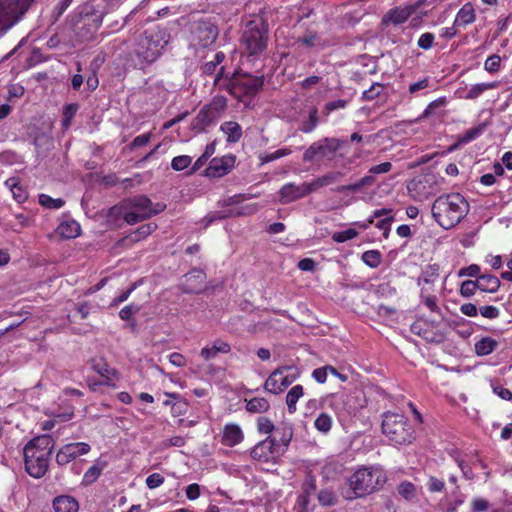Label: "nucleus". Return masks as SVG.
I'll return each mask as SVG.
<instances>
[{
    "label": "nucleus",
    "mask_w": 512,
    "mask_h": 512,
    "mask_svg": "<svg viewBox=\"0 0 512 512\" xmlns=\"http://www.w3.org/2000/svg\"><path fill=\"white\" fill-rule=\"evenodd\" d=\"M469 209V202L462 194L451 192L442 194L434 200L431 213L435 222L448 230L460 223Z\"/></svg>",
    "instance_id": "1"
},
{
    "label": "nucleus",
    "mask_w": 512,
    "mask_h": 512,
    "mask_svg": "<svg viewBox=\"0 0 512 512\" xmlns=\"http://www.w3.org/2000/svg\"><path fill=\"white\" fill-rule=\"evenodd\" d=\"M54 448L50 435H41L31 439L24 447V465L26 472L33 478H41L48 471L49 460Z\"/></svg>",
    "instance_id": "2"
},
{
    "label": "nucleus",
    "mask_w": 512,
    "mask_h": 512,
    "mask_svg": "<svg viewBox=\"0 0 512 512\" xmlns=\"http://www.w3.org/2000/svg\"><path fill=\"white\" fill-rule=\"evenodd\" d=\"M170 39V33L165 28L147 29L137 43L135 54L142 63L152 64L162 55Z\"/></svg>",
    "instance_id": "3"
},
{
    "label": "nucleus",
    "mask_w": 512,
    "mask_h": 512,
    "mask_svg": "<svg viewBox=\"0 0 512 512\" xmlns=\"http://www.w3.org/2000/svg\"><path fill=\"white\" fill-rule=\"evenodd\" d=\"M382 432L394 445H409L416 439V431L409 419L400 413L383 415Z\"/></svg>",
    "instance_id": "4"
},
{
    "label": "nucleus",
    "mask_w": 512,
    "mask_h": 512,
    "mask_svg": "<svg viewBox=\"0 0 512 512\" xmlns=\"http://www.w3.org/2000/svg\"><path fill=\"white\" fill-rule=\"evenodd\" d=\"M264 76L234 72L226 85L227 92L240 102L246 103L254 98L263 88Z\"/></svg>",
    "instance_id": "5"
},
{
    "label": "nucleus",
    "mask_w": 512,
    "mask_h": 512,
    "mask_svg": "<svg viewBox=\"0 0 512 512\" xmlns=\"http://www.w3.org/2000/svg\"><path fill=\"white\" fill-rule=\"evenodd\" d=\"M269 27L262 17L248 21L242 34V43L249 55L262 54L268 44Z\"/></svg>",
    "instance_id": "6"
},
{
    "label": "nucleus",
    "mask_w": 512,
    "mask_h": 512,
    "mask_svg": "<svg viewBox=\"0 0 512 512\" xmlns=\"http://www.w3.org/2000/svg\"><path fill=\"white\" fill-rule=\"evenodd\" d=\"M219 36V28L212 18H200L189 25V48H210Z\"/></svg>",
    "instance_id": "7"
},
{
    "label": "nucleus",
    "mask_w": 512,
    "mask_h": 512,
    "mask_svg": "<svg viewBox=\"0 0 512 512\" xmlns=\"http://www.w3.org/2000/svg\"><path fill=\"white\" fill-rule=\"evenodd\" d=\"M385 481L386 477L382 470L364 467L354 472L349 484L355 497H363L377 490Z\"/></svg>",
    "instance_id": "8"
},
{
    "label": "nucleus",
    "mask_w": 512,
    "mask_h": 512,
    "mask_svg": "<svg viewBox=\"0 0 512 512\" xmlns=\"http://www.w3.org/2000/svg\"><path fill=\"white\" fill-rule=\"evenodd\" d=\"M343 143V140L334 137L315 141L303 153V161L309 163L331 161Z\"/></svg>",
    "instance_id": "9"
},
{
    "label": "nucleus",
    "mask_w": 512,
    "mask_h": 512,
    "mask_svg": "<svg viewBox=\"0 0 512 512\" xmlns=\"http://www.w3.org/2000/svg\"><path fill=\"white\" fill-rule=\"evenodd\" d=\"M283 453L284 450H280L277 439L274 436H267L251 448L250 457L257 462L274 463Z\"/></svg>",
    "instance_id": "10"
},
{
    "label": "nucleus",
    "mask_w": 512,
    "mask_h": 512,
    "mask_svg": "<svg viewBox=\"0 0 512 512\" xmlns=\"http://www.w3.org/2000/svg\"><path fill=\"white\" fill-rule=\"evenodd\" d=\"M290 366H281L275 369L266 379L264 389L272 394H279L290 386L298 377V373L294 375H286L285 372L291 370Z\"/></svg>",
    "instance_id": "11"
},
{
    "label": "nucleus",
    "mask_w": 512,
    "mask_h": 512,
    "mask_svg": "<svg viewBox=\"0 0 512 512\" xmlns=\"http://www.w3.org/2000/svg\"><path fill=\"white\" fill-rule=\"evenodd\" d=\"M91 446L86 442H72L63 445L56 453V462L60 466H64L77 457L89 453Z\"/></svg>",
    "instance_id": "12"
},
{
    "label": "nucleus",
    "mask_w": 512,
    "mask_h": 512,
    "mask_svg": "<svg viewBox=\"0 0 512 512\" xmlns=\"http://www.w3.org/2000/svg\"><path fill=\"white\" fill-rule=\"evenodd\" d=\"M130 208L126 203L122 202L119 205H115L108 210L107 219L109 222H116L119 218H123L127 224L133 225L138 222L149 219V214H141L140 212L127 211Z\"/></svg>",
    "instance_id": "13"
},
{
    "label": "nucleus",
    "mask_w": 512,
    "mask_h": 512,
    "mask_svg": "<svg viewBox=\"0 0 512 512\" xmlns=\"http://www.w3.org/2000/svg\"><path fill=\"white\" fill-rule=\"evenodd\" d=\"M314 190L313 184L306 182L301 185L287 183L279 190V201L281 204H289L309 195Z\"/></svg>",
    "instance_id": "14"
},
{
    "label": "nucleus",
    "mask_w": 512,
    "mask_h": 512,
    "mask_svg": "<svg viewBox=\"0 0 512 512\" xmlns=\"http://www.w3.org/2000/svg\"><path fill=\"white\" fill-rule=\"evenodd\" d=\"M127 206L140 212L141 214H149V218L153 215H157L165 209V205L156 203L153 205L152 201L145 195H137L132 198H128L125 201Z\"/></svg>",
    "instance_id": "15"
},
{
    "label": "nucleus",
    "mask_w": 512,
    "mask_h": 512,
    "mask_svg": "<svg viewBox=\"0 0 512 512\" xmlns=\"http://www.w3.org/2000/svg\"><path fill=\"white\" fill-rule=\"evenodd\" d=\"M91 368L103 378L105 386L115 388V380L119 379V372L115 368L110 367L103 357H94L91 359Z\"/></svg>",
    "instance_id": "16"
},
{
    "label": "nucleus",
    "mask_w": 512,
    "mask_h": 512,
    "mask_svg": "<svg viewBox=\"0 0 512 512\" xmlns=\"http://www.w3.org/2000/svg\"><path fill=\"white\" fill-rule=\"evenodd\" d=\"M234 164L235 156L232 154L220 158L215 157L209 162L206 168V175L213 178L222 177L230 172Z\"/></svg>",
    "instance_id": "17"
},
{
    "label": "nucleus",
    "mask_w": 512,
    "mask_h": 512,
    "mask_svg": "<svg viewBox=\"0 0 512 512\" xmlns=\"http://www.w3.org/2000/svg\"><path fill=\"white\" fill-rule=\"evenodd\" d=\"M36 0H0L1 7L17 23L23 18Z\"/></svg>",
    "instance_id": "18"
},
{
    "label": "nucleus",
    "mask_w": 512,
    "mask_h": 512,
    "mask_svg": "<svg viewBox=\"0 0 512 512\" xmlns=\"http://www.w3.org/2000/svg\"><path fill=\"white\" fill-rule=\"evenodd\" d=\"M245 435L240 427L236 423H227L224 425L221 431L220 442L226 447H235L244 441Z\"/></svg>",
    "instance_id": "19"
},
{
    "label": "nucleus",
    "mask_w": 512,
    "mask_h": 512,
    "mask_svg": "<svg viewBox=\"0 0 512 512\" xmlns=\"http://www.w3.org/2000/svg\"><path fill=\"white\" fill-rule=\"evenodd\" d=\"M294 45L313 49L324 48L326 43L315 28L307 27L302 35L295 38Z\"/></svg>",
    "instance_id": "20"
},
{
    "label": "nucleus",
    "mask_w": 512,
    "mask_h": 512,
    "mask_svg": "<svg viewBox=\"0 0 512 512\" xmlns=\"http://www.w3.org/2000/svg\"><path fill=\"white\" fill-rule=\"evenodd\" d=\"M410 196L416 201H424L432 194V186L427 178L414 179L407 185Z\"/></svg>",
    "instance_id": "21"
},
{
    "label": "nucleus",
    "mask_w": 512,
    "mask_h": 512,
    "mask_svg": "<svg viewBox=\"0 0 512 512\" xmlns=\"http://www.w3.org/2000/svg\"><path fill=\"white\" fill-rule=\"evenodd\" d=\"M218 118L219 117L213 111L204 105L193 119L191 127L195 132L202 133L209 126L213 125Z\"/></svg>",
    "instance_id": "22"
},
{
    "label": "nucleus",
    "mask_w": 512,
    "mask_h": 512,
    "mask_svg": "<svg viewBox=\"0 0 512 512\" xmlns=\"http://www.w3.org/2000/svg\"><path fill=\"white\" fill-rule=\"evenodd\" d=\"M448 104L446 97H439L430 102L419 116V120L434 118L437 121H442L446 116L444 108Z\"/></svg>",
    "instance_id": "23"
},
{
    "label": "nucleus",
    "mask_w": 512,
    "mask_h": 512,
    "mask_svg": "<svg viewBox=\"0 0 512 512\" xmlns=\"http://www.w3.org/2000/svg\"><path fill=\"white\" fill-rule=\"evenodd\" d=\"M415 13V7H395L390 9L382 18L384 24L400 25L405 23Z\"/></svg>",
    "instance_id": "24"
},
{
    "label": "nucleus",
    "mask_w": 512,
    "mask_h": 512,
    "mask_svg": "<svg viewBox=\"0 0 512 512\" xmlns=\"http://www.w3.org/2000/svg\"><path fill=\"white\" fill-rule=\"evenodd\" d=\"M231 352V345L218 338L216 340H214V342L212 343V346H206V347H203L200 351V356L205 360V361H209L211 359H214L217 354L221 353V354H228Z\"/></svg>",
    "instance_id": "25"
},
{
    "label": "nucleus",
    "mask_w": 512,
    "mask_h": 512,
    "mask_svg": "<svg viewBox=\"0 0 512 512\" xmlns=\"http://www.w3.org/2000/svg\"><path fill=\"white\" fill-rule=\"evenodd\" d=\"M157 229V224L155 223H146L138 227L135 231L125 236L120 240V243H130L134 244L140 242L151 235Z\"/></svg>",
    "instance_id": "26"
},
{
    "label": "nucleus",
    "mask_w": 512,
    "mask_h": 512,
    "mask_svg": "<svg viewBox=\"0 0 512 512\" xmlns=\"http://www.w3.org/2000/svg\"><path fill=\"white\" fill-rule=\"evenodd\" d=\"M485 126L486 125L484 123H481L476 127L468 129L462 135H458L456 138V142L453 145H451L448 150L450 152L455 151L459 147L466 145L472 142L473 140L477 139L483 133Z\"/></svg>",
    "instance_id": "27"
},
{
    "label": "nucleus",
    "mask_w": 512,
    "mask_h": 512,
    "mask_svg": "<svg viewBox=\"0 0 512 512\" xmlns=\"http://www.w3.org/2000/svg\"><path fill=\"white\" fill-rule=\"evenodd\" d=\"M52 506L55 512H78L79 503L70 495H60L53 499Z\"/></svg>",
    "instance_id": "28"
},
{
    "label": "nucleus",
    "mask_w": 512,
    "mask_h": 512,
    "mask_svg": "<svg viewBox=\"0 0 512 512\" xmlns=\"http://www.w3.org/2000/svg\"><path fill=\"white\" fill-rule=\"evenodd\" d=\"M475 19L476 15L473 5L471 3H466L457 12L454 20V26L465 27L473 23Z\"/></svg>",
    "instance_id": "29"
},
{
    "label": "nucleus",
    "mask_w": 512,
    "mask_h": 512,
    "mask_svg": "<svg viewBox=\"0 0 512 512\" xmlns=\"http://www.w3.org/2000/svg\"><path fill=\"white\" fill-rule=\"evenodd\" d=\"M220 130L226 135L228 143H237L243 135L242 127L235 121H226L221 124Z\"/></svg>",
    "instance_id": "30"
},
{
    "label": "nucleus",
    "mask_w": 512,
    "mask_h": 512,
    "mask_svg": "<svg viewBox=\"0 0 512 512\" xmlns=\"http://www.w3.org/2000/svg\"><path fill=\"white\" fill-rule=\"evenodd\" d=\"M478 290L487 293H495L500 288V280L492 274H482L476 279Z\"/></svg>",
    "instance_id": "31"
},
{
    "label": "nucleus",
    "mask_w": 512,
    "mask_h": 512,
    "mask_svg": "<svg viewBox=\"0 0 512 512\" xmlns=\"http://www.w3.org/2000/svg\"><path fill=\"white\" fill-rule=\"evenodd\" d=\"M498 345H499L498 341L495 340L494 338L489 337V336H484L475 342V344H474L475 353L477 356H480V357L487 356V355L491 354L492 352H494L497 349Z\"/></svg>",
    "instance_id": "32"
},
{
    "label": "nucleus",
    "mask_w": 512,
    "mask_h": 512,
    "mask_svg": "<svg viewBox=\"0 0 512 512\" xmlns=\"http://www.w3.org/2000/svg\"><path fill=\"white\" fill-rule=\"evenodd\" d=\"M245 409L248 413L263 414L270 409V402L264 397L245 399Z\"/></svg>",
    "instance_id": "33"
},
{
    "label": "nucleus",
    "mask_w": 512,
    "mask_h": 512,
    "mask_svg": "<svg viewBox=\"0 0 512 512\" xmlns=\"http://www.w3.org/2000/svg\"><path fill=\"white\" fill-rule=\"evenodd\" d=\"M5 185L11 190L13 198L18 203H24L28 198L27 191L21 186L20 179L17 177L8 178Z\"/></svg>",
    "instance_id": "34"
},
{
    "label": "nucleus",
    "mask_w": 512,
    "mask_h": 512,
    "mask_svg": "<svg viewBox=\"0 0 512 512\" xmlns=\"http://www.w3.org/2000/svg\"><path fill=\"white\" fill-rule=\"evenodd\" d=\"M375 181H376V179L374 176L366 175V176L362 177L361 179H359L358 181H356L355 183L337 187L335 189V191L338 193H343L346 191L356 193V192L360 191L361 188H363V187L372 186L375 183Z\"/></svg>",
    "instance_id": "35"
},
{
    "label": "nucleus",
    "mask_w": 512,
    "mask_h": 512,
    "mask_svg": "<svg viewBox=\"0 0 512 512\" xmlns=\"http://www.w3.org/2000/svg\"><path fill=\"white\" fill-rule=\"evenodd\" d=\"M397 493L408 502L416 501L418 496L417 487L408 480L401 481L397 485Z\"/></svg>",
    "instance_id": "36"
},
{
    "label": "nucleus",
    "mask_w": 512,
    "mask_h": 512,
    "mask_svg": "<svg viewBox=\"0 0 512 512\" xmlns=\"http://www.w3.org/2000/svg\"><path fill=\"white\" fill-rule=\"evenodd\" d=\"M57 231L61 237L73 239L80 235L81 227L76 221H65L58 226Z\"/></svg>",
    "instance_id": "37"
},
{
    "label": "nucleus",
    "mask_w": 512,
    "mask_h": 512,
    "mask_svg": "<svg viewBox=\"0 0 512 512\" xmlns=\"http://www.w3.org/2000/svg\"><path fill=\"white\" fill-rule=\"evenodd\" d=\"M319 124L318 109L312 107L308 112L307 119L302 120L299 130L305 134L312 133Z\"/></svg>",
    "instance_id": "38"
},
{
    "label": "nucleus",
    "mask_w": 512,
    "mask_h": 512,
    "mask_svg": "<svg viewBox=\"0 0 512 512\" xmlns=\"http://www.w3.org/2000/svg\"><path fill=\"white\" fill-rule=\"evenodd\" d=\"M304 388L302 385L297 384L293 386L286 395V404L288 408V412L293 414L296 412L297 407L296 404L298 400L303 396Z\"/></svg>",
    "instance_id": "39"
},
{
    "label": "nucleus",
    "mask_w": 512,
    "mask_h": 512,
    "mask_svg": "<svg viewBox=\"0 0 512 512\" xmlns=\"http://www.w3.org/2000/svg\"><path fill=\"white\" fill-rule=\"evenodd\" d=\"M226 58V55L222 51H218L214 55V59L211 61L205 62L201 67V74L205 76L213 75L216 72L218 65H220Z\"/></svg>",
    "instance_id": "40"
},
{
    "label": "nucleus",
    "mask_w": 512,
    "mask_h": 512,
    "mask_svg": "<svg viewBox=\"0 0 512 512\" xmlns=\"http://www.w3.org/2000/svg\"><path fill=\"white\" fill-rule=\"evenodd\" d=\"M79 105L77 103H70L63 107L61 126L63 130H68L72 124V120L75 117Z\"/></svg>",
    "instance_id": "41"
},
{
    "label": "nucleus",
    "mask_w": 512,
    "mask_h": 512,
    "mask_svg": "<svg viewBox=\"0 0 512 512\" xmlns=\"http://www.w3.org/2000/svg\"><path fill=\"white\" fill-rule=\"evenodd\" d=\"M333 426V419L330 414L321 412L314 421V427L322 434H328Z\"/></svg>",
    "instance_id": "42"
},
{
    "label": "nucleus",
    "mask_w": 512,
    "mask_h": 512,
    "mask_svg": "<svg viewBox=\"0 0 512 512\" xmlns=\"http://www.w3.org/2000/svg\"><path fill=\"white\" fill-rule=\"evenodd\" d=\"M498 86L497 82H488V83H477L472 85L467 94L465 96L466 99L473 100L478 98L482 93L487 90L494 89Z\"/></svg>",
    "instance_id": "43"
},
{
    "label": "nucleus",
    "mask_w": 512,
    "mask_h": 512,
    "mask_svg": "<svg viewBox=\"0 0 512 512\" xmlns=\"http://www.w3.org/2000/svg\"><path fill=\"white\" fill-rule=\"evenodd\" d=\"M103 469H104V465H101L99 462H96L84 473L83 479H82V484L83 485L93 484L100 477Z\"/></svg>",
    "instance_id": "44"
},
{
    "label": "nucleus",
    "mask_w": 512,
    "mask_h": 512,
    "mask_svg": "<svg viewBox=\"0 0 512 512\" xmlns=\"http://www.w3.org/2000/svg\"><path fill=\"white\" fill-rule=\"evenodd\" d=\"M361 259L368 267L377 268L382 262V254L378 250H367Z\"/></svg>",
    "instance_id": "45"
},
{
    "label": "nucleus",
    "mask_w": 512,
    "mask_h": 512,
    "mask_svg": "<svg viewBox=\"0 0 512 512\" xmlns=\"http://www.w3.org/2000/svg\"><path fill=\"white\" fill-rule=\"evenodd\" d=\"M206 106L220 117L227 108V99L222 95H217Z\"/></svg>",
    "instance_id": "46"
},
{
    "label": "nucleus",
    "mask_w": 512,
    "mask_h": 512,
    "mask_svg": "<svg viewBox=\"0 0 512 512\" xmlns=\"http://www.w3.org/2000/svg\"><path fill=\"white\" fill-rule=\"evenodd\" d=\"M39 204L48 209H60L64 206L65 201L62 198H52L47 194H40Z\"/></svg>",
    "instance_id": "47"
},
{
    "label": "nucleus",
    "mask_w": 512,
    "mask_h": 512,
    "mask_svg": "<svg viewBox=\"0 0 512 512\" xmlns=\"http://www.w3.org/2000/svg\"><path fill=\"white\" fill-rule=\"evenodd\" d=\"M341 175H342L341 172H328V173L318 177L311 184H313V187L316 190L317 188L324 187V186L334 183Z\"/></svg>",
    "instance_id": "48"
},
{
    "label": "nucleus",
    "mask_w": 512,
    "mask_h": 512,
    "mask_svg": "<svg viewBox=\"0 0 512 512\" xmlns=\"http://www.w3.org/2000/svg\"><path fill=\"white\" fill-rule=\"evenodd\" d=\"M317 498L322 506H333L338 500L336 493L328 488L320 490Z\"/></svg>",
    "instance_id": "49"
},
{
    "label": "nucleus",
    "mask_w": 512,
    "mask_h": 512,
    "mask_svg": "<svg viewBox=\"0 0 512 512\" xmlns=\"http://www.w3.org/2000/svg\"><path fill=\"white\" fill-rule=\"evenodd\" d=\"M256 427H257V431L260 434H267L268 436H271L270 434L275 429V425L272 422V420L266 416H260L257 418Z\"/></svg>",
    "instance_id": "50"
},
{
    "label": "nucleus",
    "mask_w": 512,
    "mask_h": 512,
    "mask_svg": "<svg viewBox=\"0 0 512 512\" xmlns=\"http://www.w3.org/2000/svg\"><path fill=\"white\" fill-rule=\"evenodd\" d=\"M478 290V284L475 280H465L461 283L459 293L464 298L472 297Z\"/></svg>",
    "instance_id": "51"
},
{
    "label": "nucleus",
    "mask_w": 512,
    "mask_h": 512,
    "mask_svg": "<svg viewBox=\"0 0 512 512\" xmlns=\"http://www.w3.org/2000/svg\"><path fill=\"white\" fill-rule=\"evenodd\" d=\"M349 104V100L346 99H338L334 101L327 102L323 107V114L328 116L332 112L336 110L345 109Z\"/></svg>",
    "instance_id": "52"
},
{
    "label": "nucleus",
    "mask_w": 512,
    "mask_h": 512,
    "mask_svg": "<svg viewBox=\"0 0 512 512\" xmlns=\"http://www.w3.org/2000/svg\"><path fill=\"white\" fill-rule=\"evenodd\" d=\"M192 163V158L188 155H179L172 159L171 168L175 171H183Z\"/></svg>",
    "instance_id": "53"
},
{
    "label": "nucleus",
    "mask_w": 512,
    "mask_h": 512,
    "mask_svg": "<svg viewBox=\"0 0 512 512\" xmlns=\"http://www.w3.org/2000/svg\"><path fill=\"white\" fill-rule=\"evenodd\" d=\"M357 235H358V232L355 229L348 228V229H346L344 231L335 232L332 235V239L336 243H344V242H346L348 240H351V239L355 238Z\"/></svg>",
    "instance_id": "54"
},
{
    "label": "nucleus",
    "mask_w": 512,
    "mask_h": 512,
    "mask_svg": "<svg viewBox=\"0 0 512 512\" xmlns=\"http://www.w3.org/2000/svg\"><path fill=\"white\" fill-rule=\"evenodd\" d=\"M500 65L501 57L498 54H493L486 59L484 69L489 73H496L499 71Z\"/></svg>",
    "instance_id": "55"
},
{
    "label": "nucleus",
    "mask_w": 512,
    "mask_h": 512,
    "mask_svg": "<svg viewBox=\"0 0 512 512\" xmlns=\"http://www.w3.org/2000/svg\"><path fill=\"white\" fill-rule=\"evenodd\" d=\"M383 88L382 84L375 82L373 83L369 89L365 90L362 93L361 100L362 101H371L378 97L381 93V89Z\"/></svg>",
    "instance_id": "56"
},
{
    "label": "nucleus",
    "mask_w": 512,
    "mask_h": 512,
    "mask_svg": "<svg viewBox=\"0 0 512 512\" xmlns=\"http://www.w3.org/2000/svg\"><path fill=\"white\" fill-rule=\"evenodd\" d=\"M435 35L431 32H425L420 35L417 41V46L423 50H429L433 47Z\"/></svg>",
    "instance_id": "57"
},
{
    "label": "nucleus",
    "mask_w": 512,
    "mask_h": 512,
    "mask_svg": "<svg viewBox=\"0 0 512 512\" xmlns=\"http://www.w3.org/2000/svg\"><path fill=\"white\" fill-rule=\"evenodd\" d=\"M439 265L438 264H431L428 265L427 268L423 272V280L426 283H432L434 282L437 277L439 276Z\"/></svg>",
    "instance_id": "58"
},
{
    "label": "nucleus",
    "mask_w": 512,
    "mask_h": 512,
    "mask_svg": "<svg viewBox=\"0 0 512 512\" xmlns=\"http://www.w3.org/2000/svg\"><path fill=\"white\" fill-rule=\"evenodd\" d=\"M430 78L429 77H424L423 79L417 81V82H414V83H411L408 87V92L411 94V95H418V92L421 91V90H424V89H427L428 87H430Z\"/></svg>",
    "instance_id": "59"
},
{
    "label": "nucleus",
    "mask_w": 512,
    "mask_h": 512,
    "mask_svg": "<svg viewBox=\"0 0 512 512\" xmlns=\"http://www.w3.org/2000/svg\"><path fill=\"white\" fill-rule=\"evenodd\" d=\"M480 272H481V268L478 264H471L467 267H463L461 268L459 271H458V276L459 277H465V276H468V277H472V278H478V276H481L480 275Z\"/></svg>",
    "instance_id": "60"
},
{
    "label": "nucleus",
    "mask_w": 512,
    "mask_h": 512,
    "mask_svg": "<svg viewBox=\"0 0 512 512\" xmlns=\"http://www.w3.org/2000/svg\"><path fill=\"white\" fill-rule=\"evenodd\" d=\"M427 488L431 493L442 492L445 488V482L443 479L430 476L427 482Z\"/></svg>",
    "instance_id": "61"
},
{
    "label": "nucleus",
    "mask_w": 512,
    "mask_h": 512,
    "mask_svg": "<svg viewBox=\"0 0 512 512\" xmlns=\"http://www.w3.org/2000/svg\"><path fill=\"white\" fill-rule=\"evenodd\" d=\"M291 149L289 148H281V149H278L274 152H271V153H267L263 158H262V161L263 162H272V161H275L279 158H282V157H285V156H288L291 154Z\"/></svg>",
    "instance_id": "62"
},
{
    "label": "nucleus",
    "mask_w": 512,
    "mask_h": 512,
    "mask_svg": "<svg viewBox=\"0 0 512 512\" xmlns=\"http://www.w3.org/2000/svg\"><path fill=\"white\" fill-rule=\"evenodd\" d=\"M165 481V478L160 473H152L146 478V485L149 489H156L160 487Z\"/></svg>",
    "instance_id": "63"
},
{
    "label": "nucleus",
    "mask_w": 512,
    "mask_h": 512,
    "mask_svg": "<svg viewBox=\"0 0 512 512\" xmlns=\"http://www.w3.org/2000/svg\"><path fill=\"white\" fill-rule=\"evenodd\" d=\"M489 508L488 500L476 497L471 502V512H484Z\"/></svg>",
    "instance_id": "64"
}]
</instances>
